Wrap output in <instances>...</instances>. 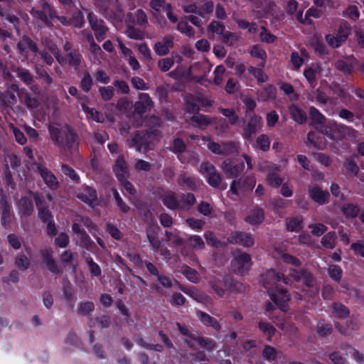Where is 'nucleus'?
I'll list each match as a JSON object with an SVG mask.
<instances>
[{"label":"nucleus","mask_w":364,"mask_h":364,"mask_svg":"<svg viewBox=\"0 0 364 364\" xmlns=\"http://www.w3.org/2000/svg\"><path fill=\"white\" fill-rule=\"evenodd\" d=\"M32 198L36 201L38 208L40 218L44 221L48 222L47 231L50 235H54L56 233L55 224L50 220L51 214L48 209L41 206V201L37 195H33L28 192L26 196L23 197L18 204L19 214L21 215H29L33 210Z\"/></svg>","instance_id":"f03ea898"},{"label":"nucleus","mask_w":364,"mask_h":364,"mask_svg":"<svg viewBox=\"0 0 364 364\" xmlns=\"http://www.w3.org/2000/svg\"><path fill=\"white\" fill-rule=\"evenodd\" d=\"M228 242L232 244H239L244 247H250L254 244V240L250 234L236 232L228 237Z\"/></svg>","instance_id":"f3484780"},{"label":"nucleus","mask_w":364,"mask_h":364,"mask_svg":"<svg viewBox=\"0 0 364 364\" xmlns=\"http://www.w3.org/2000/svg\"><path fill=\"white\" fill-rule=\"evenodd\" d=\"M183 291L186 294H188V296H190L191 297H192L193 299H195L196 301H197L198 302L203 303V304H208L210 301V298L208 296L204 294L203 293L198 291L196 288L193 287V288L186 289H183Z\"/></svg>","instance_id":"c85d7f7f"},{"label":"nucleus","mask_w":364,"mask_h":364,"mask_svg":"<svg viewBox=\"0 0 364 364\" xmlns=\"http://www.w3.org/2000/svg\"><path fill=\"white\" fill-rule=\"evenodd\" d=\"M114 171L120 183H122L129 176L127 164L122 156H119L114 166Z\"/></svg>","instance_id":"a211bd4d"},{"label":"nucleus","mask_w":364,"mask_h":364,"mask_svg":"<svg viewBox=\"0 0 364 364\" xmlns=\"http://www.w3.org/2000/svg\"><path fill=\"white\" fill-rule=\"evenodd\" d=\"M275 89L272 85L265 87L263 90L258 92V99L261 101H266L274 97Z\"/></svg>","instance_id":"ea45409f"},{"label":"nucleus","mask_w":364,"mask_h":364,"mask_svg":"<svg viewBox=\"0 0 364 364\" xmlns=\"http://www.w3.org/2000/svg\"><path fill=\"white\" fill-rule=\"evenodd\" d=\"M252 146L255 149H259L263 151H267L270 147V139L267 135L261 134L257 137L255 143L252 144Z\"/></svg>","instance_id":"2f4dec72"},{"label":"nucleus","mask_w":364,"mask_h":364,"mask_svg":"<svg viewBox=\"0 0 364 364\" xmlns=\"http://www.w3.org/2000/svg\"><path fill=\"white\" fill-rule=\"evenodd\" d=\"M99 92L102 98L106 101L111 100L114 95V89L111 86L100 87Z\"/></svg>","instance_id":"0e129e2a"},{"label":"nucleus","mask_w":364,"mask_h":364,"mask_svg":"<svg viewBox=\"0 0 364 364\" xmlns=\"http://www.w3.org/2000/svg\"><path fill=\"white\" fill-rule=\"evenodd\" d=\"M126 34L129 38L134 40H141L144 38L143 32L141 30L135 28L132 26H129L127 29Z\"/></svg>","instance_id":"864d4df0"},{"label":"nucleus","mask_w":364,"mask_h":364,"mask_svg":"<svg viewBox=\"0 0 364 364\" xmlns=\"http://www.w3.org/2000/svg\"><path fill=\"white\" fill-rule=\"evenodd\" d=\"M309 192L311 199L319 204L325 203L328 197V193L327 191H323L318 186L309 188Z\"/></svg>","instance_id":"a878e982"},{"label":"nucleus","mask_w":364,"mask_h":364,"mask_svg":"<svg viewBox=\"0 0 364 364\" xmlns=\"http://www.w3.org/2000/svg\"><path fill=\"white\" fill-rule=\"evenodd\" d=\"M225 68L223 65H218L214 70V83L215 85H220L223 80V75L225 73Z\"/></svg>","instance_id":"052dcab7"},{"label":"nucleus","mask_w":364,"mask_h":364,"mask_svg":"<svg viewBox=\"0 0 364 364\" xmlns=\"http://www.w3.org/2000/svg\"><path fill=\"white\" fill-rule=\"evenodd\" d=\"M157 229L158 226L156 225L146 230L147 238L154 250H159L161 247V242L157 237Z\"/></svg>","instance_id":"c756f323"},{"label":"nucleus","mask_w":364,"mask_h":364,"mask_svg":"<svg viewBox=\"0 0 364 364\" xmlns=\"http://www.w3.org/2000/svg\"><path fill=\"white\" fill-rule=\"evenodd\" d=\"M10 129L12 130L15 139L18 144H24L26 142V138L21 130L15 127L13 124L10 125Z\"/></svg>","instance_id":"69168bd1"},{"label":"nucleus","mask_w":364,"mask_h":364,"mask_svg":"<svg viewBox=\"0 0 364 364\" xmlns=\"http://www.w3.org/2000/svg\"><path fill=\"white\" fill-rule=\"evenodd\" d=\"M49 132L53 142L63 149L65 153L68 151L73 154L77 150V136L70 130L69 127L59 128L50 125Z\"/></svg>","instance_id":"7ed1b4c3"},{"label":"nucleus","mask_w":364,"mask_h":364,"mask_svg":"<svg viewBox=\"0 0 364 364\" xmlns=\"http://www.w3.org/2000/svg\"><path fill=\"white\" fill-rule=\"evenodd\" d=\"M178 182L181 186H186L187 187L195 189L200 183V181L186 175H181L178 177Z\"/></svg>","instance_id":"e433bc0d"},{"label":"nucleus","mask_w":364,"mask_h":364,"mask_svg":"<svg viewBox=\"0 0 364 364\" xmlns=\"http://www.w3.org/2000/svg\"><path fill=\"white\" fill-rule=\"evenodd\" d=\"M344 15L352 20H356L360 16L358 8L355 5L349 6L344 12Z\"/></svg>","instance_id":"338daca9"},{"label":"nucleus","mask_w":364,"mask_h":364,"mask_svg":"<svg viewBox=\"0 0 364 364\" xmlns=\"http://www.w3.org/2000/svg\"><path fill=\"white\" fill-rule=\"evenodd\" d=\"M177 29L182 33L186 34L187 36H193V31L187 22L184 21H181L177 26Z\"/></svg>","instance_id":"680f3d73"},{"label":"nucleus","mask_w":364,"mask_h":364,"mask_svg":"<svg viewBox=\"0 0 364 364\" xmlns=\"http://www.w3.org/2000/svg\"><path fill=\"white\" fill-rule=\"evenodd\" d=\"M333 314L338 318H345L349 314L348 309L341 304H335L333 307Z\"/></svg>","instance_id":"09e8293b"},{"label":"nucleus","mask_w":364,"mask_h":364,"mask_svg":"<svg viewBox=\"0 0 364 364\" xmlns=\"http://www.w3.org/2000/svg\"><path fill=\"white\" fill-rule=\"evenodd\" d=\"M182 273L191 282L197 283L199 280L197 272L189 267L184 266L182 268Z\"/></svg>","instance_id":"49530a36"},{"label":"nucleus","mask_w":364,"mask_h":364,"mask_svg":"<svg viewBox=\"0 0 364 364\" xmlns=\"http://www.w3.org/2000/svg\"><path fill=\"white\" fill-rule=\"evenodd\" d=\"M156 137V134L153 131L150 132H140L135 134V136L128 141L129 147L136 149L139 152H146L151 149V143Z\"/></svg>","instance_id":"423d86ee"},{"label":"nucleus","mask_w":364,"mask_h":364,"mask_svg":"<svg viewBox=\"0 0 364 364\" xmlns=\"http://www.w3.org/2000/svg\"><path fill=\"white\" fill-rule=\"evenodd\" d=\"M225 26L218 21H213L208 26V31L212 34L223 35Z\"/></svg>","instance_id":"13d9d810"},{"label":"nucleus","mask_w":364,"mask_h":364,"mask_svg":"<svg viewBox=\"0 0 364 364\" xmlns=\"http://www.w3.org/2000/svg\"><path fill=\"white\" fill-rule=\"evenodd\" d=\"M221 39L228 46H233L237 41L238 38L236 34L227 31L223 33Z\"/></svg>","instance_id":"603ef678"},{"label":"nucleus","mask_w":364,"mask_h":364,"mask_svg":"<svg viewBox=\"0 0 364 364\" xmlns=\"http://www.w3.org/2000/svg\"><path fill=\"white\" fill-rule=\"evenodd\" d=\"M319 71V66L317 64H314L309 68L304 70V75L310 84H313L315 82L316 76Z\"/></svg>","instance_id":"4c0bfd02"},{"label":"nucleus","mask_w":364,"mask_h":364,"mask_svg":"<svg viewBox=\"0 0 364 364\" xmlns=\"http://www.w3.org/2000/svg\"><path fill=\"white\" fill-rule=\"evenodd\" d=\"M77 197L91 206H93L97 202L96 192L90 187L84 188L83 191L78 194Z\"/></svg>","instance_id":"bb28decb"},{"label":"nucleus","mask_w":364,"mask_h":364,"mask_svg":"<svg viewBox=\"0 0 364 364\" xmlns=\"http://www.w3.org/2000/svg\"><path fill=\"white\" fill-rule=\"evenodd\" d=\"M220 111L223 115L229 119L231 124H235L238 122V116L232 109L220 108Z\"/></svg>","instance_id":"e2e57ef3"},{"label":"nucleus","mask_w":364,"mask_h":364,"mask_svg":"<svg viewBox=\"0 0 364 364\" xmlns=\"http://www.w3.org/2000/svg\"><path fill=\"white\" fill-rule=\"evenodd\" d=\"M308 140L310 143H311L315 147L322 149L325 146L324 139L321 136H317L316 133L309 132L308 134Z\"/></svg>","instance_id":"79ce46f5"},{"label":"nucleus","mask_w":364,"mask_h":364,"mask_svg":"<svg viewBox=\"0 0 364 364\" xmlns=\"http://www.w3.org/2000/svg\"><path fill=\"white\" fill-rule=\"evenodd\" d=\"M174 64L172 58H164L159 60L158 66L162 72L168 71Z\"/></svg>","instance_id":"5fc2aeb1"},{"label":"nucleus","mask_w":364,"mask_h":364,"mask_svg":"<svg viewBox=\"0 0 364 364\" xmlns=\"http://www.w3.org/2000/svg\"><path fill=\"white\" fill-rule=\"evenodd\" d=\"M248 72L257 79L259 83L264 82L267 80V75L259 68L250 67Z\"/></svg>","instance_id":"37998d69"},{"label":"nucleus","mask_w":364,"mask_h":364,"mask_svg":"<svg viewBox=\"0 0 364 364\" xmlns=\"http://www.w3.org/2000/svg\"><path fill=\"white\" fill-rule=\"evenodd\" d=\"M52 253L53 252L50 248H46L42 250L41 254L43 262L46 264V266L48 270L53 273H59L60 269L58 267L55 261L53 259Z\"/></svg>","instance_id":"aec40b11"},{"label":"nucleus","mask_w":364,"mask_h":364,"mask_svg":"<svg viewBox=\"0 0 364 364\" xmlns=\"http://www.w3.org/2000/svg\"><path fill=\"white\" fill-rule=\"evenodd\" d=\"M82 110L87 114V118L92 119L98 123L104 122L103 115L98 112L95 108H90L85 105H82Z\"/></svg>","instance_id":"f704fd0d"},{"label":"nucleus","mask_w":364,"mask_h":364,"mask_svg":"<svg viewBox=\"0 0 364 364\" xmlns=\"http://www.w3.org/2000/svg\"><path fill=\"white\" fill-rule=\"evenodd\" d=\"M38 172L43 179L45 183L51 189H56L58 186V182L55 176L46 168L38 166Z\"/></svg>","instance_id":"b1692460"},{"label":"nucleus","mask_w":364,"mask_h":364,"mask_svg":"<svg viewBox=\"0 0 364 364\" xmlns=\"http://www.w3.org/2000/svg\"><path fill=\"white\" fill-rule=\"evenodd\" d=\"M350 28L348 23L346 22H342L337 34L338 38L336 39V42H333V39L335 38V36L331 34L326 36V40L329 46L333 48H337L340 46L341 43L346 39L347 36L350 33Z\"/></svg>","instance_id":"4468645a"},{"label":"nucleus","mask_w":364,"mask_h":364,"mask_svg":"<svg viewBox=\"0 0 364 364\" xmlns=\"http://www.w3.org/2000/svg\"><path fill=\"white\" fill-rule=\"evenodd\" d=\"M90 26L95 31L96 38L98 41H102L106 37L107 28L104 25V22L102 20H98L96 16L90 13L87 16Z\"/></svg>","instance_id":"2eb2a0df"},{"label":"nucleus","mask_w":364,"mask_h":364,"mask_svg":"<svg viewBox=\"0 0 364 364\" xmlns=\"http://www.w3.org/2000/svg\"><path fill=\"white\" fill-rule=\"evenodd\" d=\"M198 65H191L188 70L183 65L177 66L173 70L168 73V76L176 80H191V71Z\"/></svg>","instance_id":"6ab92c4d"},{"label":"nucleus","mask_w":364,"mask_h":364,"mask_svg":"<svg viewBox=\"0 0 364 364\" xmlns=\"http://www.w3.org/2000/svg\"><path fill=\"white\" fill-rule=\"evenodd\" d=\"M336 235L334 232H328L325 235L321 240L322 245L328 249H332L335 246Z\"/></svg>","instance_id":"8fccbe9b"},{"label":"nucleus","mask_w":364,"mask_h":364,"mask_svg":"<svg viewBox=\"0 0 364 364\" xmlns=\"http://www.w3.org/2000/svg\"><path fill=\"white\" fill-rule=\"evenodd\" d=\"M345 131L352 133L350 127L338 124L334 121H329L327 126H321L319 127L321 133L334 141L343 139V132Z\"/></svg>","instance_id":"0eeeda50"},{"label":"nucleus","mask_w":364,"mask_h":364,"mask_svg":"<svg viewBox=\"0 0 364 364\" xmlns=\"http://www.w3.org/2000/svg\"><path fill=\"white\" fill-rule=\"evenodd\" d=\"M282 279L286 284H289V279L284 277L279 273H276L274 270L270 269L266 274L262 275L261 281L263 286L268 290V293L272 300L282 310L286 311L285 304L289 300V295L284 289H279L277 291H274L271 285Z\"/></svg>","instance_id":"f257e3e1"},{"label":"nucleus","mask_w":364,"mask_h":364,"mask_svg":"<svg viewBox=\"0 0 364 364\" xmlns=\"http://www.w3.org/2000/svg\"><path fill=\"white\" fill-rule=\"evenodd\" d=\"M343 214L349 218H354L357 216L359 208L357 205H353V204H347L343 208Z\"/></svg>","instance_id":"6e6d98bb"},{"label":"nucleus","mask_w":364,"mask_h":364,"mask_svg":"<svg viewBox=\"0 0 364 364\" xmlns=\"http://www.w3.org/2000/svg\"><path fill=\"white\" fill-rule=\"evenodd\" d=\"M252 266L250 255L247 253H239L232 262V267L235 272L240 274L247 273Z\"/></svg>","instance_id":"9d476101"},{"label":"nucleus","mask_w":364,"mask_h":364,"mask_svg":"<svg viewBox=\"0 0 364 364\" xmlns=\"http://www.w3.org/2000/svg\"><path fill=\"white\" fill-rule=\"evenodd\" d=\"M200 173L207 178L208 183L211 186H217L220 182V176L215 167L209 163H203L199 169Z\"/></svg>","instance_id":"9b49d317"},{"label":"nucleus","mask_w":364,"mask_h":364,"mask_svg":"<svg viewBox=\"0 0 364 364\" xmlns=\"http://www.w3.org/2000/svg\"><path fill=\"white\" fill-rule=\"evenodd\" d=\"M185 149L186 145L181 139L177 138L173 140V151L177 154L178 159L183 164L189 162L185 156L186 154H183Z\"/></svg>","instance_id":"cd10ccee"},{"label":"nucleus","mask_w":364,"mask_h":364,"mask_svg":"<svg viewBox=\"0 0 364 364\" xmlns=\"http://www.w3.org/2000/svg\"><path fill=\"white\" fill-rule=\"evenodd\" d=\"M262 118L259 115L253 114L243 129V137L247 140L251 139L252 135L262 128Z\"/></svg>","instance_id":"f8f14e48"},{"label":"nucleus","mask_w":364,"mask_h":364,"mask_svg":"<svg viewBox=\"0 0 364 364\" xmlns=\"http://www.w3.org/2000/svg\"><path fill=\"white\" fill-rule=\"evenodd\" d=\"M19 50L22 52L31 50L36 53L37 52L36 46L28 38H23L18 43Z\"/></svg>","instance_id":"58836bf2"},{"label":"nucleus","mask_w":364,"mask_h":364,"mask_svg":"<svg viewBox=\"0 0 364 364\" xmlns=\"http://www.w3.org/2000/svg\"><path fill=\"white\" fill-rule=\"evenodd\" d=\"M321 11L320 10L317 9L311 8L307 11L304 18H303L302 11H299L296 13V18L303 23L310 24L311 23V22L309 20V17L313 16L315 18H318L321 16Z\"/></svg>","instance_id":"7c9ffc66"},{"label":"nucleus","mask_w":364,"mask_h":364,"mask_svg":"<svg viewBox=\"0 0 364 364\" xmlns=\"http://www.w3.org/2000/svg\"><path fill=\"white\" fill-rule=\"evenodd\" d=\"M273 256L276 259H281L284 262L291 264L295 268H297L300 265L299 260L294 256L289 255L282 250L275 248L273 252Z\"/></svg>","instance_id":"393cba45"},{"label":"nucleus","mask_w":364,"mask_h":364,"mask_svg":"<svg viewBox=\"0 0 364 364\" xmlns=\"http://www.w3.org/2000/svg\"><path fill=\"white\" fill-rule=\"evenodd\" d=\"M242 164H235L231 160H226L223 165V169L229 177H236L243 169Z\"/></svg>","instance_id":"5701e85b"},{"label":"nucleus","mask_w":364,"mask_h":364,"mask_svg":"<svg viewBox=\"0 0 364 364\" xmlns=\"http://www.w3.org/2000/svg\"><path fill=\"white\" fill-rule=\"evenodd\" d=\"M48 48L50 50V52L55 57L58 63L62 65L68 63L71 65L76 66L80 62V55L76 53L70 52L68 54V58H63V57L60 56L58 48L55 44L52 43L50 45H48Z\"/></svg>","instance_id":"ddd939ff"},{"label":"nucleus","mask_w":364,"mask_h":364,"mask_svg":"<svg viewBox=\"0 0 364 364\" xmlns=\"http://www.w3.org/2000/svg\"><path fill=\"white\" fill-rule=\"evenodd\" d=\"M258 168L259 171L268 172L267 181L269 185L273 187H279L282 184V178L275 173V171H279V167L277 165L269 161H262L258 164Z\"/></svg>","instance_id":"6e6552de"},{"label":"nucleus","mask_w":364,"mask_h":364,"mask_svg":"<svg viewBox=\"0 0 364 364\" xmlns=\"http://www.w3.org/2000/svg\"><path fill=\"white\" fill-rule=\"evenodd\" d=\"M198 317L200 318L202 323H203L206 326H211L214 328L217 329L219 328L218 323L216 321L213 320L212 317L209 315L205 314L202 311H198L197 313Z\"/></svg>","instance_id":"c03bdc74"},{"label":"nucleus","mask_w":364,"mask_h":364,"mask_svg":"<svg viewBox=\"0 0 364 364\" xmlns=\"http://www.w3.org/2000/svg\"><path fill=\"white\" fill-rule=\"evenodd\" d=\"M289 112L291 117L298 123H303L306 120V113L295 105L289 107Z\"/></svg>","instance_id":"c9c22d12"},{"label":"nucleus","mask_w":364,"mask_h":364,"mask_svg":"<svg viewBox=\"0 0 364 364\" xmlns=\"http://www.w3.org/2000/svg\"><path fill=\"white\" fill-rule=\"evenodd\" d=\"M207 146L212 152L217 154H227L237 151V145L233 142L219 144L208 141Z\"/></svg>","instance_id":"dca6fc26"},{"label":"nucleus","mask_w":364,"mask_h":364,"mask_svg":"<svg viewBox=\"0 0 364 364\" xmlns=\"http://www.w3.org/2000/svg\"><path fill=\"white\" fill-rule=\"evenodd\" d=\"M162 201L168 208L188 210L195 203L196 199L193 194L188 193L178 200L173 192L167 191L164 194Z\"/></svg>","instance_id":"39448f33"},{"label":"nucleus","mask_w":364,"mask_h":364,"mask_svg":"<svg viewBox=\"0 0 364 364\" xmlns=\"http://www.w3.org/2000/svg\"><path fill=\"white\" fill-rule=\"evenodd\" d=\"M309 114L313 121L318 124V127H316L317 129L319 130V127L321 126H325L323 122H325L326 118L317 109L311 107Z\"/></svg>","instance_id":"a19ab883"},{"label":"nucleus","mask_w":364,"mask_h":364,"mask_svg":"<svg viewBox=\"0 0 364 364\" xmlns=\"http://www.w3.org/2000/svg\"><path fill=\"white\" fill-rule=\"evenodd\" d=\"M290 275L296 280V281H300L302 280L304 283L307 287L311 286V282L309 281V277L308 272L302 270L299 271L298 269H296L295 268L290 269Z\"/></svg>","instance_id":"72a5a7b5"},{"label":"nucleus","mask_w":364,"mask_h":364,"mask_svg":"<svg viewBox=\"0 0 364 364\" xmlns=\"http://www.w3.org/2000/svg\"><path fill=\"white\" fill-rule=\"evenodd\" d=\"M329 277L335 281H340L342 277V269L337 265L331 264L328 269Z\"/></svg>","instance_id":"3c124183"},{"label":"nucleus","mask_w":364,"mask_h":364,"mask_svg":"<svg viewBox=\"0 0 364 364\" xmlns=\"http://www.w3.org/2000/svg\"><path fill=\"white\" fill-rule=\"evenodd\" d=\"M173 46V38L171 36H166L161 41L156 42L154 48L157 55H165L169 52Z\"/></svg>","instance_id":"412c9836"},{"label":"nucleus","mask_w":364,"mask_h":364,"mask_svg":"<svg viewBox=\"0 0 364 364\" xmlns=\"http://www.w3.org/2000/svg\"><path fill=\"white\" fill-rule=\"evenodd\" d=\"M42 3V9L43 11L38 10H32L31 13L34 18H36L38 21V24L40 26L43 24H48L50 23L49 19H53L54 18H57L60 22L63 25H70L73 24L75 26L80 27L83 22V16L79 13L76 21L68 19L65 16L57 17L55 14V12L51 9L50 6L43 0Z\"/></svg>","instance_id":"20e7f679"},{"label":"nucleus","mask_w":364,"mask_h":364,"mask_svg":"<svg viewBox=\"0 0 364 364\" xmlns=\"http://www.w3.org/2000/svg\"><path fill=\"white\" fill-rule=\"evenodd\" d=\"M17 91V86L14 85L11 89L5 93V104L8 106H12L16 102V97L14 92Z\"/></svg>","instance_id":"a18cd8bd"},{"label":"nucleus","mask_w":364,"mask_h":364,"mask_svg":"<svg viewBox=\"0 0 364 364\" xmlns=\"http://www.w3.org/2000/svg\"><path fill=\"white\" fill-rule=\"evenodd\" d=\"M310 100L311 102L325 105L328 102V99L323 92L317 90L314 95L311 96Z\"/></svg>","instance_id":"774afa93"},{"label":"nucleus","mask_w":364,"mask_h":364,"mask_svg":"<svg viewBox=\"0 0 364 364\" xmlns=\"http://www.w3.org/2000/svg\"><path fill=\"white\" fill-rule=\"evenodd\" d=\"M177 326L181 331V333L186 336V341L188 346L191 347H196V346H199L200 347L204 348L208 350H210L214 348L215 344L209 340L205 339L202 337H196L192 335L189 336L188 331L183 326H181L180 323H177Z\"/></svg>","instance_id":"1a4fd4ad"},{"label":"nucleus","mask_w":364,"mask_h":364,"mask_svg":"<svg viewBox=\"0 0 364 364\" xmlns=\"http://www.w3.org/2000/svg\"><path fill=\"white\" fill-rule=\"evenodd\" d=\"M152 106V101L147 93H141L139 100L135 104V112L139 115L149 110Z\"/></svg>","instance_id":"4be33fe9"},{"label":"nucleus","mask_w":364,"mask_h":364,"mask_svg":"<svg viewBox=\"0 0 364 364\" xmlns=\"http://www.w3.org/2000/svg\"><path fill=\"white\" fill-rule=\"evenodd\" d=\"M242 102L246 107V112L247 114H250L253 112L255 108L256 107V102L255 99L250 95H245L242 98Z\"/></svg>","instance_id":"4d7b16f0"},{"label":"nucleus","mask_w":364,"mask_h":364,"mask_svg":"<svg viewBox=\"0 0 364 364\" xmlns=\"http://www.w3.org/2000/svg\"><path fill=\"white\" fill-rule=\"evenodd\" d=\"M301 223L300 218H291L287 221V228L290 231L297 232L301 228Z\"/></svg>","instance_id":"bf43d9fd"},{"label":"nucleus","mask_w":364,"mask_h":364,"mask_svg":"<svg viewBox=\"0 0 364 364\" xmlns=\"http://www.w3.org/2000/svg\"><path fill=\"white\" fill-rule=\"evenodd\" d=\"M264 219V212L262 209L256 208L251 210L247 217V221L252 225L261 223Z\"/></svg>","instance_id":"473e14b6"},{"label":"nucleus","mask_w":364,"mask_h":364,"mask_svg":"<svg viewBox=\"0 0 364 364\" xmlns=\"http://www.w3.org/2000/svg\"><path fill=\"white\" fill-rule=\"evenodd\" d=\"M192 119L199 127L203 129L205 128L211 122L210 119L207 116L201 114H196L193 115Z\"/></svg>","instance_id":"de8ad7c7"}]
</instances>
